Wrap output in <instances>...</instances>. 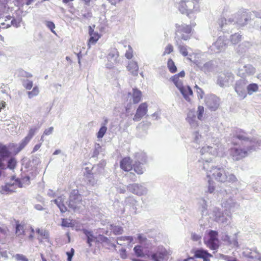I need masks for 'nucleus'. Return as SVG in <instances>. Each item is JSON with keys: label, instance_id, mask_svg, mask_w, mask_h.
<instances>
[{"label": "nucleus", "instance_id": "473e14b6", "mask_svg": "<svg viewBox=\"0 0 261 261\" xmlns=\"http://www.w3.org/2000/svg\"><path fill=\"white\" fill-rule=\"evenodd\" d=\"M39 93V90L37 86H35L31 91H29L28 93V97L29 98H32L34 96L38 95Z\"/></svg>", "mask_w": 261, "mask_h": 261}, {"label": "nucleus", "instance_id": "b1692460", "mask_svg": "<svg viewBox=\"0 0 261 261\" xmlns=\"http://www.w3.org/2000/svg\"><path fill=\"white\" fill-rule=\"evenodd\" d=\"M167 67L169 71L172 73H174L177 71V67L175 65V63L171 58L168 60Z\"/></svg>", "mask_w": 261, "mask_h": 261}, {"label": "nucleus", "instance_id": "6e6552de", "mask_svg": "<svg viewBox=\"0 0 261 261\" xmlns=\"http://www.w3.org/2000/svg\"><path fill=\"white\" fill-rule=\"evenodd\" d=\"M119 56V52L117 49L113 48L111 49L107 57L108 60V63L106 64L107 68L109 69L113 68L114 65L118 63Z\"/></svg>", "mask_w": 261, "mask_h": 261}, {"label": "nucleus", "instance_id": "6e6d98bb", "mask_svg": "<svg viewBox=\"0 0 261 261\" xmlns=\"http://www.w3.org/2000/svg\"><path fill=\"white\" fill-rule=\"evenodd\" d=\"M204 107L203 106H199L198 108V114H203L204 113Z\"/></svg>", "mask_w": 261, "mask_h": 261}, {"label": "nucleus", "instance_id": "5fc2aeb1", "mask_svg": "<svg viewBox=\"0 0 261 261\" xmlns=\"http://www.w3.org/2000/svg\"><path fill=\"white\" fill-rule=\"evenodd\" d=\"M192 239L194 241H197L201 239V237L194 233L192 235Z\"/></svg>", "mask_w": 261, "mask_h": 261}, {"label": "nucleus", "instance_id": "603ef678", "mask_svg": "<svg viewBox=\"0 0 261 261\" xmlns=\"http://www.w3.org/2000/svg\"><path fill=\"white\" fill-rule=\"evenodd\" d=\"M120 257L122 258H123V259L126 258L127 257V254H126V252L125 249H121V250H120Z\"/></svg>", "mask_w": 261, "mask_h": 261}, {"label": "nucleus", "instance_id": "a18cd8bd", "mask_svg": "<svg viewBox=\"0 0 261 261\" xmlns=\"http://www.w3.org/2000/svg\"><path fill=\"white\" fill-rule=\"evenodd\" d=\"M30 140L31 139L26 136L20 143L19 147L21 149L23 148L27 145V144L30 142Z\"/></svg>", "mask_w": 261, "mask_h": 261}, {"label": "nucleus", "instance_id": "bb28decb", "mask_svg": "<svg viewBox=\"0 0 261 261\" xmlns=\"http://www.w3.org/2000/svg\"><path fill=\"white\" fill-rule=\"evenodd\" d=\"M242 40V35L239 33H235L231 36L230 41L233 44H238Z\"/></svg>", "mask_w": 261, "mask_h": 261}, {"label": "nucleus", "instance_id": "72a5a7b5", "mask_svg": "<svg viewBox=\"0 0 261 261\" xmlns=\"http://www.w3.org/2000/svg\"><path fill=\"white\" fill-rule=\"evenodd\" d=\"M235 137L240 140H246L247 139L246 133L242 130H240L236 132Z\"/></svg>", "mask_w": 261, "mask_h": 261}, {"label": "nucleus", "instance_id": "338daca9", "mask_svg": "<svg viewBox=\"0 0 261 261\" xmlns=\"http://www.w3.org/2000/svg\"><path fill=\"white\" fill-rule=\"evenodd\" d=\"M203 115H198V118L199 119H201V117H202Z\"/></svg>", "mask_w": 261, "mask_h": 261}, {"label": "nucleus", "instance_id": "dca6fc26", "mask_svg": "<svg viewBox=\"0 0 261 261\" xmlns=\"http://www.w3.org/2000/svg\"><path fill=\"white\" fill-rule=\"evenodd\" d=\"M166 256V251H157L151 254L150 258L152 261H165Z\"/></svg>", "mask_w": 261, "mask_h": 261}, {"label": "nucleus", "instance_id": "c9c22d12", "mask_svg": "<svg viewBox=\"0 0 261 261\" xmlns=\"http://www.w3.org/2000/svg\"><path fill=\"white\" fill-rule=\"evenodd\" d=\"M71 220H68L67 219H62V226L64 227H73L74 224L72 223Z\"/></svg>", "mask_w": 261, "mask_h": 261}, {"label": "nucleus", "instance_id": "aec40b11", "mask_svg": "<svg viewBox=\"0 0 261 261\" xmlns=\"http://www.w3.org/2000/svg\"><path fill=\"white\" fill-rule=\"evenodd\" d=\"M129 190L134 194L141 195L143 193V191L141 186L137 184H130L128 186Z\"/></svg>", "mask_w": 261, "mask_h": 261}, {"label": "nucleus", "instance_id": "a878e982", "mask_svg": "<svg viewBox=\"0 0 261 261\" xmlns=\"http://www.w3.org/2000/svg\"><path fill=\"white\" fill-rule=\"evenodd\" d=\"M82 231L83 233L86 236L87 238V243L89 244V246L90 247L91 246V243L94 240V236L92 232L85 229H83Z\"/></svg>", "mask_w": 261, "mask_h": 261}, {"label": "nucleus", "instance_id": "f03ea898", "mask_svg": "<svg viewBox=\"0 0 261 261\" xmlns=\"http://www.w3.org/2000/svg\"><path fill=\"white\" fill-rule=\"evenodd\" d=\"M175 27V38H177V44H178V41L182 40L187 41L190 39L192 33V28L191 25L176 24Z\"/></svg>", "mask_w": 261, "mask_h": 261}, {"label": "nucleus", "instance_id": "bf43d9fd", "mask_svg": "<svg viewBox=\"0 0 261 261\" xmlns=\"http://www.w3.org/2000/svg\"><path fill=\"white\" fill-rule=\"evenodd\" d=\"M64 4H67L70 2H73L74 0H62Z\"/></svg>", "mask_w": 261, "mask_h": 261}, {"label": "nucleus", "instance_id": "5701e85b", "mask_svg": "<svg viewBox=\"0 0 261 261\" xmlns=\"http://www.w3.org/2000/svg\"><path fill=\"white\" fill-rule=\"evenodd\" d=\"M148 110V105L146 102L141 103L137 109L136 114H146Z\"/></svg>", "mask_w": 261, "mask_h": 261}, {"label": "nucleus", "instance_id": "7ed1b4c3", "mask_svg": "<svg viewBox=\"0 0 261 261\" xmlns=\"http://www.w3.org/2000/svg\"><path fill=\"white\" fill-rule=\"evenodd\" d=\"M204 243L211 250H217L219 246L218 232L215 230H210L207 236L204 238Z\"/></svg>", "mask_w": 261, "mask_h": 261}, {"label": "nucleus", "instance_id": "6ab92c4d", "mask_svg": "<svg viewBox=\"0 0 261 261\" xmlns=\"http://www.w3.org/2000/svg\"><path fill=\"white\" fill-rule=\"evenodd\" d=\"M15 189L13 184H6L1 187L0 191L3 194H8L14 192Z\"/></svg>", "mask_w": 261, "mask_h": 261}, {"label": "nucleus", "instance_id": "79ce46f5", "mask_svg": "<svg viewBox=\"0 0 261 261\" xmlns=\"http://www.w3.org/2000/svg\"><path fill=\"white\" fill-rule=\"evenodd\" d=\"M125 57L128 59H131L133 57V50L130 46H128V49L125 54Z\"/></svg>", "mask_w": 261, "mask_h": 261}, {"label": "nucleus", "instance_id": "0e129e2a", "mask_svg": "<svg viewBox=\"0 0 261 261\" xmlns=\"http://www.w3.org/2000/svg\"><path fill=\"white\" fill-rule=\"evenodd\" d=\"M41 258L42 261H47V260L42 255H41Z\"/></svg>", "mask_w": 261, "mask_h": 261}, {"label": "nucleus", "instance_id": "7c9ffc66", "mask_svg": "<svg viewBox=\"0 0 261 261\" xmlns=\"http://www.w3.org/2000/svg\"><path fill=\"white\" fill-rule=\"evenodd\" d=\"M135 254L138 257H143L144 255L142 247L140 245L135 246L134 248Z\"/></svg>", "mask_w": 261, "mask_h": 261}, {"label": "nucleus", "instance_id": "c756f323", "mask_svg": "<svg viewBox=\"0 0 261 261\" xmlns=\"http://www.w3.org/2000/svg\"><path fill=\"white\" fill-rule=\"evenodd\" d=\"M9 232V229L6 226L0 227V239L6 238Z\"/></svg>", "mask_w": 261, "mask_h": 261}, {"label": "nucleus", "instance_id": "864d4df0", "mask_svg": "<svg viewBox=\"0 0 261 261\" xmlns=\"http://www.w3.org/2000/svg\"><path fill=\"white\" fill-rule=\"evenodd\" d=\"M208 184V191L209 193H212L215 190V187L213 185V182H211V184Z\"/></svg>", "mask_w": 261, "mask_h": 261}, {"label": "nucleus", "instance_id": "ddd939ff", "mask_svg": "<svg viewBox=\"0 0 261 261\" xmlns=\"http://www.w3.org/2000/svg\"><path fill=\"white\" fill-rule=\"evenodd\" d=\"M10 155V152L6 145L0 143V167L4 166L3 161L5 158H9Z\"/></svg>", "mask_w": 261, "mask_h": 261}, {"label": "nucleus", "instance_id": "13d9d810", "mask_svg": "<svg viewBox=\"0 0 261 261\" xmlns=\"http://www.w3.org/2000/svg\"><path fill=\"white\" fill-rule=\"evenodd\" d=\"M109 3L111 4V5H116L118 3H120L122 0H108Z\"/></svg>", "mask_w": 261, "mask_h": 261}, {"label": "nucleus", "instance_id": "052dcab7", "mask_svg": "<svg viewBox=\"0 0 261 261\" xmlns=\"http://www.w3.org/2000/svg\"><path fill=\"white\" fill-rule=\"evenodd\" d=\"M61 153V150L59 149L56 150L53 153L54 155H57Z\"/></svg>", "mask_w": 261, "mask_h": 261}, {"label": "nucleus", "instance_id": "680f3d73", "mask_svg": "<svg viewBox=\"0 0 261 261\" xmlns=\"http://www.w3.org/2000/svg\"><path fill=\"white\" fill-rule=\"evenodd\" d=\"M33 1L34 0H27L26 3L27 5H29L33 2Z\"/></svg>", "mask_w": 261, "mask_h": 261}, {"label": "nucleus", "instance_id": "09e8293b", "mask_svg": "<svg viewBox=\"0 0 261 261\" xmlns=\"http://www.w3.org/2000/svg\"><path fill=\"white\" fill-rule=\"evenodd\" d=\"M118 240L121 241H127L130 243L133 241V238L132 236H124L118 238Z\"/></svg>", "mask_w": 261, "mask_h": 261}, {"label": "nucleus", "instance_id": "4468645a", "mask_svg": "<svg viewBox=\"0 0 261 261\" xmlns=\"http://www.w3.org/2000/svg\"><path fill=\"white\" fill-rule=\"evenodd\" d=\"M178 89L182 94L185 99L189 102L191 101V97H192L193 95L192 89L189 86H182Z\"/></svg>", "mask_w": 261, "mask_h": 261}, {"label": "nucleus", "instance_id": "f8f14e48", "mask_svg": "<svg viewBox=\"0 0 261 261\" xmlns=\"http://www.w3.org/2000/svg\"><path fill=\"white\" fill-rule=\"evenodd\" d=\"M220 99L218 97L212 96L208 97L206 101V105L208 108L212 111H215L219 106Z\"/></svg>", "mask_w": 261, "mask_h": 261}, {"label": "nucleus", "instance_id": "f704fd0d", "mask_svg": "<svg viewBox=\"0 0 261 261\" xmlns=\"http://www.w3.org/2000/svg\"><path fill=\"white\" fill-rule=\"evenodd\" d=\"M258 90V87L256 84H250L247 87V90L249 93L256 92Z\"/></svg>", "mask_w": 261, "mask_h": 261}, {"label": "nucleus", "instance_id": "423d86ee", "mask_svg": "<svg viewBox=\"0 0 261 261\" xmlns=\"http://www.w3.org/2000/svg\"><path fill=\"white\" fill-rule=\"evenodd\" d=\"M250 149L249 147H232L230 149V155L233 160L239 161L247 156L248 152Z\"/></svg>", "mask_w": 261, "mask_h": 261}, {"label": "nucleus", "instance_id": "3c124183", "mask_svg": "<svg viewBox=\"0 0 261 261\" xmlns=\"http://www.w3.org/2000/svg\"><path fill=\"white\" fill-rule=\"evenodd\" d=\"M54 130V127L51 126L47 129H46L43 133V135L48 136L51 134Z\"/></svg>", "mask_w": 261, "mask_h": 261}, {"label": "nucleus", "instance_id": "4c0bfd02", "mask_svg": "<svg viewBox=\"0 0 261 261\" xmlns=\"http://www.w3.org/2000/svg\"><path fill=\"white\" fill-rule=\"evenodd\" d=\"M107 130V128L105 126H103L99 129L97 134L98 138H101L103 137Z\"/></svg>", "mask_w": 261, "mask_h": 261}, {"label": "nucleus", "instance_id": "de8ad7c7", "mask_svg": "<svg viewBox=\"0 0 261 261\" xmlns=\"http://www.w3.org/2000/svg\"><path fill=\"white\" fill-rule=\"evenodd\" d=\"M74 254V250L73 248H71L70 250V251L67 252L66 254L68 256L67 257V260L68 261H71L73 256Z\"/></svg>", "mask_w": 261, "mask_h": 261}, {"label": "nucleus", "instance_id": "69168bd1", "mask_svg": "<svg viewBox=\"0 0 261 261\" xmlns=\"http://www.w3.org/2000/svg\"><path fill=\"white\" fill-rule=\"evenodd\" d=\"M83 1L85 2V3H86V4H89V3H90V2L91 0H83Z\"/></svg>", "mask_w": 261, "mask_h": 261}, {"label": "nucleus", "instance_id": "412c9836", "mask_svg": "<svg viewBox=\"0 0 261 261\" xmlns=\"http://www.w3.org/2000/svg\"><path fill=\"white\" fill-rule=\"evenodd\" d=\"M248 19L249 16L248 13L243 12L238 14L237 22L244 25L246 24Z\"/></svg>", "mask_w": 261, "mask_h": 261}, {"label": "nucleus", "instance_id": "e2e57ef3", "mask_svg": "<svg viewBox=\"0 0 261 261\" xmlns=\"http://www.w3.org/2000/svg\"><path fill=\"white\" fill-rule=\"evenodd\" d=\"M257 78L261 81V73L257 75Z\"/></svg>", "mask_w": 261, "mask_h": 261}, {"label": "nucleus", "instance_id": "c85d7f7f", "mask_svg": "<svg viewBox=\"0 0 261 261\" xmlns=\"http://www.w3.org/2000/svg\"><path fill=\"white\" fill-rule=\"evenodd\" d=\"M188 46L185 45H178L179 53L184 57L188 55Z\"/></svg>", "mask_w": 261, "mask_h": 261}, {"label": "nucleus", "instance_id": "0eeeda50", "mask_svg": "<svg viewBox=\"0 0 261 261\" xmlns=\"http://www.w3.org/2000/svg\"><path fill=\"white\" fill-rule=\"evenodd\" d=\"M30 233L28 236V239L30 241H33L34 239L35 230L32 227H30ZM35 232L37 234V239L38 240L39 243H42L44 240L46 241L49 240V233L47 230L37 228L36 229Z\"/></svg>", "mask_w": 261, "mask_h": 261}, {"label": "nucleus", "instance_id": "e433bc0d", "mask_svg": "<svg viewBox=\"0 0 261 261\" xmlns=\"http://www.w3.org/2000/svg\"><path fill=\"white\" fill-rule=\"evenodd\" d=\"M173 51V46L171 44H168L165 47L163 56L171 54Z\"/></svg>", "mask_w": 261, "mask_h": 261}, {"label": "nucleus", "instance_id": "774afa93", "mask_svg": "<svg viewBox=\"0 0 261 261\" xmlns=\"http://www.w3.org/2000/svg\"><path fill=\"white\" fill-rule=\"evenodd\" d=\"M141 239H142V237H141V235H139V236H138V239H139V240H141Z\"/></svg>", "mask_w": 261, "mask_h": 261}, {"label": "nucleus", "instance_id": "9d476101", "mask_svg": "<svg viewBox=\"0 0 261 261\" xmlns=\"http://www.w3.org/2000/svg\"><path fill=\"white\" fill-rule=\"evenodd\" d=\"M225 46L226 44L224 40L222 39L219 38L211 46V50L214 53H219L223 51Z\"/></svg>", "mask_w": 261, "mask_h": 261}, {"label": "nucleus", "instance_id": "a19ab883", "mask_svg": "<svg viewBox=\"0 0 261 261\" xmlns=\"http://www.w3.org/2000/svg\"><path fill=\"white\" fill-rule=\"evenodd\" d=\"M195 88L196 89V92L197 93V96L198 98L202 99L203 97L204 93L203 90L199 87L197 85L195 86Z\"/></svg>", "mask_w": 261, "mask_h": 261}, {"label": "nucleus", "instance_id": "20e7f679", "mask_svg": "<svg viewBox=\"0 0 261 261\" xmlns=\"http://www.w3.org/2000/svg\"><path fill=\"white\" fill-rule=\"evenodd\" d=\"M198 5L194 4V2L188 1L187 0H181L178 3V10L182 14L189 15L197 10Z\"/></svg>", "mask_w": 261, "mask_h": 261}, {"label": "nucleus", "instance_id": "1a4fd4ad", "mask_svg": "<svg viewBox=\"0 0 261 261\" xmlns=\"http://www.w3.org/2000/svg\"><path fill=\"white\" fill-rule=\"evenodd\" d=\"M88 31L90 37L87 42V45L90 48L92 45H95L97 43L100 38L101 35L98 32H95L91 26L89 27Z\"/></svg>", "mask_w": 261, "mask_h": 261}, {"label": "nucleus", "instance_id": "4be33fe9", "mask_svg": "<svg viewBox=\"0 0 261 261\" xmlns=\"http://www.w3.org/2000/svg\"><path fill=\"white\" fill-rule=\"evenodd\" d=\"M132 98L134 103L139 102L142 98L141 91L137 88H134L133 89Z\"/></svg>", "mask_w": 261, "mask_h": 261}, {"label": "nucleus", "instance_id": "c03bdc74", "mask_svg": "<svg viewBox=\"0 0 261 261\" xmlns=\"http://www.w3.org/2000/svg\"><path fill=\"white\" fill-rule=\"evenodd\" d=\"M237 181L236 176L233 174H227V180L226 181L229 182H234Z\"/></svg>", "mask_w": 261, "mask_h": 261}, {"label": "nucleus", "instance_id": "a211bd4d", "mask_svg": "<svg viewBox=\"0 0 261 261\" xmlns=\"http://www.w3.org/2000/svg\"><path fill=\"white\" fill-rule=\"evenodd\" d=\"M127 69L132 75L134 76L138 75L139 67L136 62L130 61L127 66Z\"/></svg>", "mask_w": 261, "mask_h": 261}, {"label": "nucleus", "instance_id": "9b49d317", "mask_svg": "<svg viewBox=\"0 0 261 261\" xmlns=\"http://www.w3.org/2000/svg\"><path fill=\"white\" fill-rule=\"evenodd\" d=\"M133 161L130 157L126 156L120 162V167L124 171H129L133 169Z\"/></svg>", "mask_w": 261, "mask_h": 261}, {"label": "nucleus", "instance_id": "49530a36", "mask_svg": "<svg viewBox=\"0 0 261 261\" xmlns=\"http://www.w3.org/2000/svg\"><path fill=\"white\" fill-rule=\"evenodd\" d=\"M37 128H31L30 129L28 134L27 136L29 138L31 139L32 137L35 135V132H36Z\"/></svg>", "mask_w": 261, "mask_h": 261}, {"label": "nucleus", "instance_id": "8fccbe9b", "mask_svg": "<svg viewBox=\"0 0 261 261\" xmlns=\"http://www.w3.org/2000/svg\"><path fill=\"white\" fill-rule=\"evenodd\" d=\"M33 84L32 81H28L24 85V88L27 90H30L33 87Z\"/></svg>", "mask_w": 261, "mask_h": 261}, {"label": "nucleus", "instance_id": "2eb2a0df", "mask_svg": "<svg viewBox=\"0 0 261 261\" xmlns=\"http://www.w3.org/2000/svg\"><path fill=\"white\" fill-rule=\"evenodd\" d=\"M185 76V71H181L172 76L171 80L178 89L183 86L182 82L179 79V77H184Z\"/></svg>", "mask_w": 261, "mask_h": 261}, {"label": "nucleus", "instance_id": "f257e3e1", "mask_svg": "<svg viewBox=\"0 0 261 261\" xmlns=\"http://www.w3.org/2000/svg\"><path fill=\"white\" fill-rule=\"evenodd\" d=\"M203 165V169L206 171V176L208 178V183L211 184L214 180L220 183L226 182L227 173L224 168L213 166L212 163L208 161H205Z\"/></svg>", "mask_w": 261, "mask_h": 261}, {"label": "nucleus", "instance_id": "39448f33", "mask_svg": "<svg viewBox=\"0 0 261 261\" xmlns=\"http://www.w3.org/2000/svg\"><path fill=\"white\" fill-rule=\"evenodd\" d=\"M82 197L81 195L79 193L77 189L72 190L69 196V203L68 206L69 207L75 210L79 208L82 204Z\"/></svg>", "mask_w": 261, "mask_h": 261}, {"label": "nucleus", "instance_id": "393cba45", "mask_svg": "<svg viewBox=\"0 0 261 261\" xmlns=\"http://www.w3.org/2000/svg\"><path fill=\"white\" fill-rule=\"evenodd\" d=\"M54 201L58 205L62 213H64L67 211V207L63 203L61 198H58L54 200Z\"/></svg>", "mask_w": 261, "mask_h": 261}, {"label": "nucleus", "instance_id": "cd10ccee", "mask_svg": "<svg viewBox=\"0 0 261 261\" xmlns=\"http://www.w3.org/2000/svg\"><path fill=\"white\" fill-rule=\"evenodd\" d=\"M133 169L138 174H142L143 173V169L140 162H135L133 165Z\"/></svg>", "mask_w": 261, "mask_h": 261}, {"label": "nucleus", "instance_id": "f3484780", "mask_svg": "<svg viewBox=\"0 0 261 261\" xmlns=\"http://www.w3.org/2000/svg\"><path fill=\"white\" fill-rule=\"evenodd\" d=\"M24 224L16 221L15 224V233L17 237H22L25 236Z\"/></svg>", "mask_w": 261, "mask_h": 261}, {"label": "nucleus", "instance_id": "37998d69", "mask_svg": "<svg viewBox=\"0 0 261 261\" xmlns=\"http://www.w3.org/2000/svg\"><path fill=\"white\" fill-rule=\"evenodd\" d=\"M14 257L17 261H29V259L23 254H16Z\"/></svg>", "mask_w": 261, "mask_h": 261}, {"label": "nucleus", "instance_id": "4d7b16f0", "mask_svg": "<svg viewBox=\"0 0 261 261\" xmlns=\"http://www.w3.org/2000/svg\"><path fill=\"white\" fill-rule=\"evenodd\" d=\"M41 146V143L36 144L33 150V152H35L40 149Z\"/></svg>", "mask_w": 261, "mask_h": 261}, {"label": "nucleus", "instance_id": "58836bf2", "mask_svg": "<svg viewBox=\"0 0 261 261\" xmlns=\"http://www.w3.org/2000/svg\"><path fill=\"white\" fill-rule=\"evenodd\" d=\"M16 165V161L14 158L10 159L8 162V167L11 169L15 168Z\"/></svg>", "mask_w": 261, "mask_h": 261}, {"label": "nucleus", "instance_id": "ea45409f", "mask_svg": "<svg viewBox=\"0 0 261 261\" xmlns=\"http://www.w3.org/2000/svg\"><path fill=\"white\" fill-rule=\"evenodd\" d=\"M46 25L48 29H50L51 32H53L55 34H56V32L54 30V29H55V24L53 22L50 21H47L46 22Z\"/></svg>", "mask_w": 261, "mask_h": 261}, {"label": "nucleus", "instance_id": "2f4dec72", "mask_svg": "<svg viewBox=\"0 0 261 261\" xmlns=\"http://www.w3.org/2000/svg\"><path fill=\"white\" fill-rule=\"evenodd\" d=\"M112 232L115 235H119L122 233L123 229L122 227L119 226H114L112 227Z\"/></svg>", "mask_w": 261, "mask_h": 261}]
</instances>
